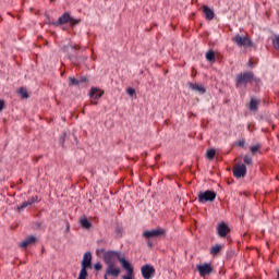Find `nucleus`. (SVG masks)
<instances>
[{
	"label": "nucleus",
	"mask_w": 279,
	"mask_h": 279,
	"mask_svg": "<svg viewBox=\"0 0 279 279\" xmlns=\"http://www.w3.org/2000/svg\"><path fill=\"white\" fill-rule=\"evenodd\" d=\"M227 184L230 186V184H234V179L228 180Z\"/></svg>",
	"instance_id": "obj_46"
},
{
	"label": "nucleus",
	"mask_w": 279,
	"mask_h": 279,
	"mask_svg": "<svg viewBox=\"0 0 279 279\" xmlns=\"http://www.w3.org/2000/svg\"><path fill=\"white\" fill-rule=\"evenodd\" d=\"M234 146L235 147H242V148H244L245 147V141H236V142H234Z\"/></svg>",
	"instance_id": "obj_38"
},
{
	"label": "nucleus",
	"mask_w": 279,
	"mask_h": 279,
	"mask_svg": "<svg viewBox=\"0 0 279 279\" xmlns=\"http://www.w3.org/2000/svg\"><path fill=\"white\" fill-rule=\"evenodd\" d=\"M219 252H221V245H215L210 250V254H213V256H217V254H219Z\"/></svg>",
	"instance_id": "obj_31"
},
{
	"label": "nucleus",
	"mask_w": 279,
	"mask_h": 279,
	"mask_svg": "<svg viewBox=\"0 0 279 279\" xmlns=\"http://www.w3.org/2000/svg\"><path fill=\"white\" fill-rule=\"evenodd\" d=\"M33 230H45V226L43 225V221H36L32 225Z\"/></svg>",
	"instance_id": "obj_28"
},
{
	"label": "nucleus",
	"mask_w": 279,
	"mask_h": 279,
	"mask_svg": "<svg viewBox=\"0 0 279 279\" xmlns=\"http://www.w3.org/2000/svg\"><path fill=\"white\" fill-rule=\"evenodd\" d=\"M45 16H46V20H45V24L46 25H53V24H51V23H56V21H53L52 19H51V15H49V13H45Z\"/></svg>",
	"instance_id": "obj_35"
},
{
	"label": "nucleus",
	"mask_w": 279,
	"mask_h": 279,
	"mask_svg": "<svg viewBox=\"0 0 279 279\" xmlns=\"http://www.w3.org/2000/svg\"><path fill=\"white\" fill-rule=\"evenodd\" d=\"M113 232H114V236L117 239H121V236H123V225L117 223L114 226V231Z\"/></svg>",
	"instance_id": "obj_24"
},
{
	"label": "nucleus",
	"mask_w": 279,
	"mask_h": 279,
	"mask_svg": "<svg viewBox=\"0 0 279 279\" xmlns=\"http://www.w3.org/2000/svg\"><path fill=\"white\" fill-rule=\"evenodd\" d=\"M106 274L108 276H113V278H118L119 274H121V269L116 268L114 264H108Z\"/></svg>",
	"instance_id": "obj_17"
},
{
	"label": "nucleus",
	"mask_w": 279,
	"mask_h": 279,
	"mask_svg": "<svg viewBox=\"0 0 279 279\" xmlns=\"http://www.w3.org/2000/svg\"><path fill=\"white\" fill-rule=\"evenodd\" d=\"M142 236L143 239H146V241H151V239H163V236H167V229L157 227L156 229L145 230L142 233Z\"/></svg>",
	"instance_id": "obj_2"
},
{
	"label": "nucleus",
	"mask_w": 279,
	"mask_h": 279,
	"mask_svg": "<svg viewBox=\"0 0 279 279\" xmlns=\"http://www.w3.org/2000/svg\"><path fill=\"white\" fill-rule=\"evenodd\" d=\"M69 230H71V225L66 222L65 232H69Z\"/></svg>",
	"instance_id": "obj_45"
},
{
	"label": "nucleus",
	"mask_w": 279,
	"mask_h": 279,
	"mask_svg": "<svg viewBox=\"0 0 279 279\" xmlns=\"http://www.w3.org/2000/svg\"><path fill=\"white\" fill-rule=\"evenodd\" d=\"M242 236H245V233H243Z\"/></svg>",
	"instance_id": "obj_53"
},
{
	"label": "nucleus",
	"mask_w": 279,
	"mask_h": 279,
	"mask_svg": "<svg viewBox=\"0 0 279 279\" xmlns=\"http://www.w3.org/2000/svg\"><path fill=\"white\" fill-rule=\"evenodd\" d=\"M105 95L104 89L99 88V87H90L88 96L90 97V99H95L96 101H99V99H101Z\"/></svg>",
	"instance_id": "obj_12"
},
{
	"label": "nucleus",
	"mask_w": 279,
	"mask_h": 279,
	"mask_svg": "<svg viewBox=\"0 0 279 279\" xmlns=\"http://www.w3.org/2000/svg\"><path fill=\"white\" fill-rule=\"evenodd\" d=\"M123 269H125L126 274H134V268H132V265H130V262H128L124 257L119 258Z\"/></svg>",
	"instance_id": "obj_19"
},
{
	"label": "nucleus",
	"mask_w": 279,
	"mask_h": 279,
	"mask_svg": "<svg viewBox=\"0 0 279 279\" xmlns=\"http://www.w3.org/2000/svg\"><path fill=\"white\" fill-rule=\"evenodd\" d=\"M26 202L28 206H33V204H38V202H40V198L38 197V195H35L28 198Z\"/></svg>",
	"instance_id": "obj_27"
},
{
	"label": "nucleus",
	"mask_w": 279,
	"mask_h": 279,
	"mask_svg": "<svg viewBox=\"0 0 279 279\" xmlns=\"http://www.w3.org/2000/svg\"><path fill=\"white\" fill-rule=\"evenodd\" d=\"M199 204H208L217 199V192L214 190L199 191L197 194Z\"/></svg>",
	"instance_id": "obj_4"
},
{
	"label": "nucleus",
	"mask_w": 279,
	"mask_h": 279,
	"mask_svg": "<svg viewBox=\"0 0 279 279\" xmlns=\"http://www.w3.org/2000/svg\"><path fill=\"white\" fill-rule=\"evenodd\" d=\"M105 279H108V277L105 275Z\"/></svg>",
	"instance_id": "obj_52"
},
{
	"label": "nucleus",
	"mask_w": 279,
	"mask_h": 279,
	"mask_svg": "<svg viewBox=\"0 0 279 279\" xmlns=\"http://www.w3.org/2000/svg\"><path fill=\"white\" fill-rule=\"evenodd\" d=\"M122 279H134V272H126V275L122 276Z\"/></svg>",
	"instance_id": "obj_41"
},
{
	"label": "nucleus",
	"mask_w": 279,
	"mask_h": 279,
	"mask_svg": "<svg viewBox=\"0 0 279 279\" xmlns=\"http://www.w3.org/2000/svg\"><path fill=\"white\" fill-rule=\"evenodd\" d=\"M245 84V72H241L235 78L236 88H241Z\"/></svg>",
	"instance_id": "obj_21"
},
{
	"label": "nucleus",
	"mask_w": 279,
	"mask_h": 279,
	"mask_svg": "<svg viewBox=\"0 0 279 279\" xmlns=\"http://www.w3.org/2000/svg\"><path fill=\"white\" fill-rule=\"evenodd\" d=\"M148 245H154V243H151V242H148Z\"/></svg>",
	"instance_id": "obj_51"
},
{
	"label": "nucleus",
	"mask_w": 279,
	"mask_h": 279,
	"mask_svg": "<svg viewBox=\"0 0 279 279\" xmlns=\"http://www.w3.org/2000/svg\"><path fill=\"white\" fill-rule=\"evenodd\" d=\"M216 154H217V150L215 148H209L206 150L205 158L207 160H215Z\"/></svg>",
	"instance_id": "obj_25"
},
{
	"label": "nucleus",
	"mask_w": 279,
	"mask_h": 279,
	"mask_svg": "<svg viewBox=\"0 0 279 279\" xmlns=\"http://www.w3.org/2000/svg\"><path fill=\"white\" fill-rule=\"evenodd\" d=\"M63 32H66V27H62Z\"/></svg>",
	"instance_id": "obj_50"
},
{
	"label": "nucleus",
	"mask_w": 279,
	"mask_h": 279,
	"mask_svg": "<svg viewBox=\"0 0 279 279\" xmlns=\"http://www.w3.org/2000/svg\"><path fill=\"white\" fill-rule=\"evenodd\" d=\"M17 93H19L21 99H29V93H27V88L20 87Z\"/></svg>",
	"instance_id": "obj_26"
},
{
	"label": "nucleus",
	"mask_w": 279,
	"mask_h": 279,
	"mask_svg": "<svg viewBox=\"0 0 279 279\" xmlns=\"http://www.w3.org/2000/svg\"><path fill=\"white\" fill-rule=\"evenodd\" d=\"M94 269L96 270V271H100V269H101V263H96L95 265H94Z\"/></svg>",
	"instance_id": "obj_43"
},
{
	"label": "nucleus",
	"mask_w": 279,
	"mask_h": 279,
	"mask_svg": "<svg viewBox=\"0 0 279 279\" xmlns=\"http://www.w3.org/2000/svg\"><path fill=\"white\" fill-rule=\"evenodd\" d=\"M203 14L205 15L206 21H213V19H215V11L208 5L203 7Z\"/></svg>",
	"instance_id": "obj_18"
},
{
	"label": "nucleus",
	"mask_w": 279,
	"mask_h": 279,
	"mask_svg": "<svg viewBox=\"0 0 279 279\" xmlns=\"http://www.w3.org/2000/svg\"><path fill=\"white\" fill-rule=\"evenodd\" d=\"M78 223H80L82 230H90V228H93V222L90 220H88V217H86V216H81L78 218Z\"/></svg>",
	"instance_id": "obj_14"
},
{
	"label": "nucleus",
	"mask_w": 279,
	"mask_h": 279,
	"mask_svg": "<svg viewBox=\"0 0 279 279\" xmlns=\"http://www.w3.org/2000/svg\"><path fill=\"white\" fill-rule=\"evenodd\" d=\"M232 40L238 47H245V36L236 35Z\"/></svg>",
	"instance_id": "obj_22"
},
{
	"label": "nucleus",
	"mask_w": 279,
	"mask_h": 279,
	"mask_svg": "<svg viewBox=\"0 0 279 279\" xmlns=\"http://www.w3.org/2000/svg\"><path fill=\"white\" fill-rule=\"evenodd\" d=\"M114 258H121V252L108 251L104 254V260L106 265H114Z\"/></svg>",
	"instance_id": "obj_8"
},
{
	"label": "nucleus",
	"mask_w": 279,
	"mask_h": 279,
	"mask_svg": "<svg viewBox=\"0 0 279 279\" xmlns=\"http://www.w3.org/2000/svg\"><path fill=\"white\" fill-rule=\"evenodd\" d=\"M38 241V238L36 235H28L26 236L22 242L19 243V245H34Z\"/></svg>",
	"instance_id": "obj_20"
},
{
	"label": "nucleus",
	"mask_w": 279,
	"mask_h": 279,
	"mask_svg": "<svg viewBox=\"0 0 279 279\" xmlns=\"http://www.w3.org/2000/svg\"><path fill=\"white\" fill-rule=\"evenodd\" d=\"M272 47L279 51V35H276L275 38L272 39Z\"/></svg>",
	"instance_id": "obj_34"
},
{
	"label": "nucleus",
	"mask_w": 279,
	"mask_h": 279,
	"mask_svg": "<svg viewBox=\"0 0 279 279\" xmlns=\"http://www.w3.org/2000/svg\"><path fill=\"white\" fill-rule=\"evenodd\" d=\"M5 110V100L0 99V112H3Z\"/></svg>",
	"instance_id": "obj_42"
},
{
	"label": "nucleus",
	"mask_w": 279,
	"mask_h": 279,
	"mask_svg": "<svg viewBox=\"0 0 279 279\" xmlns=\"http://www.w3.org/2000/svg\"><path fill=\"white\" fill-rule=\"evenodd\" d=\"M141 274L142 278L144 279H151L154 276H156V268L151 266L150 264L143 265L141 267Z\"/></svg>",
	"instance_id": "obj_5"
},
{
	"label": "nucleus",
	"mask_w": 279,
	"mask_h": 279,
	"mask_svg": "<svg viewBox=\"0 0 279 279\" xmlns=\"http://www.w3.org/2000/svg\"><path fill=\"white\" fill-rule=\"evenodd\" d=\"M196 270L198 271L201 278H205V276H210L213 274V265L208 263L196 265Z\"/></svg>",
	"instance_id": "obj_7"
},
{
	"label": "nucleus",
	"mask_w": 279,
	"mask_h": 279,
	"mask_svg": "<svg viewBox=\"0 0 279 279\" xmlns=\"http://www.w3.org/2000/svg\"><path fill=\"white\" fill-rule=\"evenodd\" d=\"M69 86H80V80L75 77H69Z\"/></svg>",
	"instance_id": "obj_33"
},
{
	"label": "nucleus",
	"mask_w": 279,
	"mask_h": 279,
	"mask_svg": "<svg viewBox=\"0 0 279 279\" xmlns=\"http://www.w3.org/2000/svg\"><path fill=\"white\" fill-rule=\"evenodd\" d=\"M78 84H88V77L87 76H81L78 80Z\"/></svg>",
	"instance_id": "obj_39"
},
{
	"label": "nucleus",
	"mask_w": 279,
	"mask_h": 279,
	"mask_svg": "<svg viewBox=\"0 0 279 279\" xmlns=\"http://www.w3.org/2000/svg\"><path fill=\"white\" fill-rule=\"evenodd\" d=\"M23 250H27V245H22L21 246Z\"/></svg>",
	"instance_id": "obj_47"
},
{
	"label": "nucleus",
	"mask_w": 279,
	"mask_h": 279,
	"mask_svg": "<svg viewBox=\"0 0 279 279\" xmlns=\"http://www.w3.org/2000/svg\"><path fill=\"white\" fill-rule=\"evenodd\" d=\"M187 86L194 93H198V95H206V87L199 83H187Z\"/></svg>",
	"instance_id": "obj_13"
},
{
	"label": "nucleus",
	"mask_w": 279,
	"mask_h": 279,
	"mask_svg": "<svg viewBox=\"0 0 279 279\" xmlns=\"http://www.w3.org/2000/svg\"><path fill=\"white\" fill-rule=\"evenodd\" d=\"M258 106H260V99L258 98H251V101L248 104V110L250 112H252L253 114H256V112H258Z\"/></svg>",
	"instance_id": "obj_15"
},
{
	"label": "nucleus",
	"mask_w": 279,
	"mask_h": 279,
	"mask_svg": "<svg viewBox=\"0 0 279 279\" xmlns=\"http://www.w3.org/2000/svg\"><path fill=\"white\" fill-rule=\"evenodd\" d=\"M256 64H258V61H256L254 59H250L247 66H250V69H254L256 66Z\"/></svg>",
	"instance_id": "obj_37"
},
{
	"label": "nucleus",
	"mask_w": 279,
	"mask_h": 279,
	"mask_svg": "<svg viewBox=\"0 0 279 279\" xmlns=\"http://www.w3.org/2000/svg\"><path fill=\"white\" fill-rule=\"evenodd\" d=\"M250 151H251V154H253V156H256V154H258V151H260V144L251 146Z\"/></svg>",
	"instance_id": "obj_29"
},
{
	"label": "nucleus",
	"mask_w": 279,
	"mask_h": 279,
	"mask_svg": "<svg viewBox=\"0 0 279 279\" xmlns=\"http://www.w3.org/2000/svg\"><path fill=\"white\" fill-rule=\"evenodd\" d=\"M70 136H73L74 141H77V137L75 135L63 131L62 134L59 136V144L61 145V147L64 148V143L69 141Z\"/></svg>",
	"instance_id": "obj_16"
},
{
	"label": "nucleus",
	"mask_w": 279,
	"mask_h": 279,
	"mask_svg": "<svg viewBox=\"0 0 279 279\" xmlns=\"http://www.w3.org/2000/svg\"><path fill=\"white\" fill-rule=\"evenodd\" d=\"M90 260H93V255L90 254V252H86L83 256V260L81 264V270L78 274V278L77 279H86L88 278V270L90 267Z\"/></svg>",
	"instance_id": "obj_3"
},
{
	"label": "nucleus",
	"mask_w": 279,
	"mask_h": 279,
	"mask_svg": "<svg viewBox=\"0 0 279 279\" xmlns=\"http://www.w3.org/2000/svg\"><path fill=\"white\" fill-rule=\"evenodd\" d=\"M245 84H253V86H260L262 81L258 76L254 75V72L246 71L245 72Z\"/></svg>",
	"instance_id": "obj_10"
},
{
	"label": "nucleus",
	"mask_w": 279,
	"mask_h": 279,
	"mask_svg": "<svg viewBox=\"0 0 279 279\" xmlns=\"http://www.w3.org/2000/svg\"><path fill=\"white\" fill-rule=\"evenodd\" d=\"M71 13L64 12L56 22H50L54 27H60L62 25H66L69 21H71Z\"/></svg>",
	"instance_id": "obj_11"
},
{
	"label": "nucleus",
	"mask_w": 279,
	"mask_h": 279,
	"mask_svg": "<svg viewBox=\"0 0 279 279\" xmlns=\"http://www.w3.org/2000/svg\"><path fill=\"white\" fill-rule=\"evenodd\" d=\"M61 51L68 53V60H71L72 64L75 66H80V64H84V62L88 60V57L80 54V46H73L71 43L62 46Z\"/></svg>",
	"instance_id": "obj_1"
},
{
	"label": "nucleus",
	"mask_w": 279,
	"mask_h": 279,
	"mask_svg": "<svg viewBox=\"0 0 279 279\" xmlns=\"http://www.w3.org/2000/svg\"><path fill=\"white\" fill-rule=\"evenodd\" d=\"M243 163H235L233 167V177L236 180H241V178H245V157H243Z\"/></svg>",
	"instance_id": "obj_6"
},
{
	"label": "nucleus",
	"mask_w": 279,
	"mask_h": 279,
	"mask_svg": "<svg viewBox=\"0 0 279 279\" xmlns=\"http://www.w3.org/2000/svg\"><path fill=\"white\" fill-rule=\"evenodd\" d=\"M205 58L207 60V62H210V64H214V62H216L217 57L215 56V50H208L205 53Z\"/></svg>",
	"instance_id": "obj_23"
},
{
	"label": "nucleus",
	"mask_w": 279,
	"mask_h": 279,
	"mask_svg": "<svg viewBox=\"0 0 279 279\" xmlns=\"http://www.w3.org/2000/svg\"><path fill=\"white\" fill-rule=\"evenodd\" d=\"M240 219H241V221H243L244 217H243V216H240Z\"/></svg>",
	"instance_id": "obj_49"
},
{
	"label": "nucleus",
	"mask_w": 279,
	"mask_h": 279,
	"mask_svg": "<svg viewBox=\"0 0 279 279\" xmlns=\"http://www.w3.org/2000/svg\"><path fill=\"white\" fill-rule=\"evenodd\" d=\"M241 195H245V191H242V192H241Z\"/></svg>",
	"instance_id": "obj_48"
},
{
	"label": "nucleus",
	"mask_w": 279,
	"mask_h": 279,
	"mask_svg": "<svg viewBox=\"0 0 279 279\" xmlns=\"http://www.w3.org/2000/svg\"><path fill=\"white\" fill-rule=\"evenodd\" d=\"M27 206H29V203H27V201L23 202L21 205H19L15 210L17 213H21L22 210H25V208H27Z\"/></svg>",
	"instance_id": "obj_32"
},
{
	"label": "nucleus",
	"mask_w": 279,
	"mask_h": 279,
	"mask_svg": "<svg viewBox=\"0 0 279 279\" xmlns=\"http://www.w3.org/2000/svg\"><path fill=\"white\" fill-rule=\"evenodd\" d=\"M126 94L129 95V97H134V95H136V89L134 87H128Z\"/></svg>",
	"instance_id": "obj_36"
},
{
	"label": "nucleus",
	"mask_w": 279,
	"mask_h": 279,
	"mask_svg": "<svg viewBox=\"0 0 279 279\" xmlns=\"http://www.w3.org/2000/svg\"><path fill=\"white\" fill-rule=\"evenodd\" d=\"M230 230V225H228L226 221H221L217 226V234L220 236V239H226Z\"/></svg>",
	"instance_id": "obj_9"
},
{
	"label": "nucleus",
	"mask_w": 279,
	"mask_h": 279,
	"mask_svg": "<svg viewBox=\"0 0 279 279\" xmlns=\"http://www.w3.org/2000/svg\"><path fill=\"white\" fill-rule=\"evenodd\" d=\"M245 165L252 166V157L250 156L245 157Z\"/></svg>",
	"instance_id": "obj_44"
},
{
	"label": "nucleus",
	"mask_w": 279,
	"mask_h": 279,
	"mask_svg": "<svg viewBox=\"0 0 279 279\" xmlns=\"http://www.w3.org/2000/svg\"><path fill=\"white\" fill-rule=\"evenodd\" d=\"M71 19L68 23L70 25V27H75V25H80L81 21L80 19H75L71 15Z\"/></svg>",
	"instance_id": "obj_30"
},
{
	"label": "nucleus",
	"mask_w": 279,
	"mask_h": 279,
	"mask_svg": "<svg viewBox=\"0 0 279 279\" xmlns=\"http://www.w3.org/2000/svg\"><path fill=\"white\" fill-rule=\"evenodd\" d=\"M245 47H254V44L251 41L250 37H245Z\"/></svg>",
	"instance_id": "obj_40"
}]
</instances>
